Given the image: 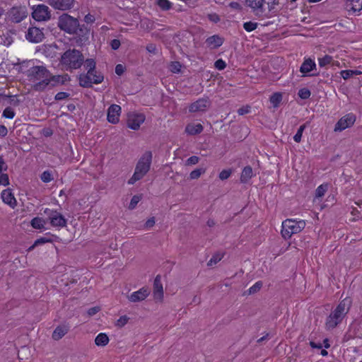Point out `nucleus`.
<instances>
[{
    "mask_svg": "<svg viewBox=\"0 0 362 362\" xmlns=\"http://www.w3.org/2000/svg\"><path fill=\"white\" fill-rule=\"evenodd\" d=\"M28 68L29 76L33 85L35 87H42L44 85H48L51 81H54L52 78L50 73L42 65H35L34 61L24 62L21 68Z\"/></svg>",
    "mask_w": 362,
    "mask_h": 362,
    "instance_id": "f257e3e1",
    "label": "nucleus"
},
{
    "mask_svg": "<svg viewBox=\"0 0 362 362\" xmlns=\"http://www.w3.org/2000/svg\"><path fill=\"white\" fill-rule=\"evenodd\" d=\"M350 309V300L345 298L339 302L337 306L330 313L326 319L325 328L327 330H332L340 325L349 313Z\"/></svg>",
    "mask_w": 362,
    "mask_h": 362,
    "instance_id": "f03ea898",
    "label": "nucleus"
},
{
    "mask_svg": "<svg viewBox=\"0 0 362 362\" xmlns=\"http://www.w3.org/2000/svg\"><path fill=\"white\" fill-rule=\"evenodd\" d=\"M153 154L151 151H146L137 161L134 174L127 181L129 185H134L136 182L141 180L151 169Z\"/></svg>",
    "mask_w": 362,
    "mask_h": 362,
    "instance_id": "7ed1b4c3",
    "label": "nucleus"
},
{
    "mask_svg": "<svg viewBox=\"0 0 362 362\" xmlns=\"http://www.w3.org/2000/svg\"><path fill=\"white\" fill-rule=\"evenodd\" d=\"M305 227L303 220L286 219L282 222L281 235L285 239H289L293 234L300 233Z\"/></svg>",
    "mask_w": 362,
    "mask_h": 362,
    "instance_id": "20e7f679",
    "label": "nucleus"
},
{
    "mask_svg": "<svg viewBox=\"0 0 362 362\" xmlns=\"http://www.w3.org/2000/svg\"><path fill=\"white\" fill-rule=\"evenodd\" d=\"M83 57L81 54L77 50H68L64 53L61 58L62 64L66 69L78 68L82 63Z\"/></svg>",
    "mask_w": 362,
    "mask_h": 362,
    "instance_id": "39448f33",
    "label": "nucleus"
},
{
    "mask_svg": "<svg viewBox=\"0 0 362 362\" xmlns=\"http://www.w3.org/2000/svg\"><path fill=\"white\" fill-rule=\"evenodd\" d=\"M25 100V95L23 93L18 94H6L5 93H0V104L4 107H9L16 108L20 107Z\"/></svg>",
    "mask_w": 362,
    "mask_h": 362,
    "instance_id": "423d86ee",
    "label": "nucleus"
},
{
    "mask_svg": "<svg viewBox=\"0 0 362 362\" xmlns=\"http://www.w3.org/2000/svg\"><path fill=\"white\" fill-rule=\"evenodd\" d=\"M58 25L60 29L68 33H75L78 28L79 23L76 18L63 14L59 18Z\"/></svg>",
    "mask_w": 362,
    "mask_h": 362,
    "instance_id": "0eeeda50",
    "label": "nucleus"
},
{
    "mask_svg": "<svg viewBox=\"0 0 362 362\" xmlns=\"http://www.w3.org/2000/svg\"><path fill=\"white\" fill-rule=\"evenodd\" d=\"M44 213L47 216V219L52 227L61 228L66 226V219L57 211L45 209Z\"/></svg>",
    "mask_w": 362,
    "mask_h": 362,
    "instance_id": "6e6552de",
    "label": "nucleus"
},
{
    "mask_svg": "<svg viewBox=\"0 0 362 362\" xmlns=\"http://www.w3.org/2000/svg\"><path fill=\"white\" fill-rule=\"evenodd\" d=\"M86 69L88 70L87 74L81 75L79 77V83L83 88H88L91 86V80H86L90 78L94 74L95 62L93 59H86L85 62Z\"/></svg>",
    "mask_w": 362,
    "mask_h": 362,
    "instance_id": "1a4fd4ad",
    "label": "nucleus"
},
{
    "mask_svg": "<svg viewBox=\"0 0 362 362\" xmlns=\"http://www.w3.org/2000/svg\"><path fill=\"white\" fill-rule=\"evenodd\" d=\"M356 119V117L353 113H349L343 116L336 123L334 126V132H341L346 128L351 127L354 125Z\"/></svg>",
    "mask_w": 362,
    "mask_h": 362,
    "instance_id": "9d476101",
    "label": "nucleus"
},
{
    "mask_svg": "<svg viewBox=\"0 0 362 362\" xmlns=\"http://www.w3.org/2000/svg\"><path fill=\"white\" fill-rule=\"evenodd\" d=\"M33 9V18L37 21H46L50 17L49 8L45 5L40 4L34 6Z\"/></svg>",
    "mask_w": 362,
    "mask_h": 362,
    "instance_id": "9b49d317",
    "label": "nucleus"
},
{
    "mask_svg": "<svg viewBox=\"0 0 362 362\" xmlns=\"http://www.w3.org/2000/svg\"><path fill=\"white\" fill-rule=\"evenodd\" d=\"M28 11L25 6H15L9 11V18L16 23H19L26 18Z\"/></svg>",
    "mask_w": 362,
    "mask_h": 362,
    "instance_id": "f8f14e48",
    "label": "nucleus"
},
{
    "mask_svg": "<svg viewBox=\"0 0 362 362\" xmlns=\"http://www.w3.org/2000/svg\"><path fill=\"white\" fill-rule=\"evenodd\" d=\"M145 121V116L143 114L131 113L128 115L127 127L133 130H138L141 124Z\"/></svg>",
    "mask_w": 362,
    "mask_h": 362,
    "instance_id": "ddd939ff",
    "label": "nucleus"
},
{
    "mask_svg": "<svg viewBox=\"0 0 362 362\" xmlns=\"http://www.w3.org/2000/svg\"><path fill=\"white\" fill-rule=\"evenodd\" d=\"M344 8L349 15H356L362 10V0H346Z\"/></svg>",
    "mask_w": 362,
    "mask_h": 362,
    "instance_id": "4468645a",
    "label": "nucleus"
},
{
    "mask_svg": "<svg viewBox=\"0 0 362 362\" xmlns=\"http://www.w3.org/2000/svg\"><path fill=\"white\" fill-rule=\"evenodd\" d=\"M25 37L29 42L37 43L43 40L44 33L42 30L33 27L28 29Z\"/></svg>",
    "mask_w": 362,
    "mask_h": 362,
    "instance_id": "2eb2a0df",
    "label": "nucleus"
},
{
    "mask_svg": "<svg viewBox=\"0 0 362 362\" xmlns=\"http://www.w3.org/2000/svg\"><path fill=\"white\" fill-rule=\"evenodd\" d=\"M210 105V101L207 98H201L192 103L189 107L190 112H204Z\"/></svg>",
    "mask_w": 362,
    "mask_h": 362,
    "instance_id": "dca6fc26",
    "label": "nucleus"
},
{
    "mask_svg": "<svg viewBox=\"0 0 362 362\" xmlns=\"http://www.w3.org/2000/svg\"><path fill=\"white\" fill-rule=\"evenodd\" d=\"M149 294V289L146 287H142L128 296V300L133 303L140 302L145 300Z\"/></svg>",
    "mask_w": 362,
    "mask_h": 362,
    "instance_id": "f3484780",
    "label": "nucleus"
},
{
    "mask_svg": "<svg viewBox=\"0 0 362 362\" xmlns=\"http://www.w3.org/2000/svg\"><path fill=\"white\" fill-rule=\"evenodd\" d=\"M121 112V107L118 105H111L107 110V121L112 124L119 122V117Z\"/></svg>",
    "mask_w": 362,
    "mask_h": 362,
    "instance_id": "a211bd4d",
    "label": "nucleus"
},
{
    "mask_svg": "<svg viewBox=\"0 0 362 362\" xmlns=\"http://www.w3.org/2000/svg\"><path fill=\"white\" fill-rule=\"evenodd\" d=\"M316 70V64L313 59H305L300 68V71L303 76L313 75L312 71Z\"/></svg>",
    "mask_w": 362,
    "mask_h": 362,
    "instance_id": "6ab92c4d",
    "label": "nucleus"
},
{
    "mask_svg": "<svg viewBox=\"0 0 362 362\" xmlns=\"http://www.w3.org/2000/svg\"><path fill=\"white\" fill-rule=\"evenodd\" d=\"M153 296L155 299L160 300H161L163 298V288L160 275H157L154 279Z\"/></svg>",
    "mask_w": 362,
    "mask_h": 362,
    "instance_id": "aec40b11",
    "label": "nucleus"
},
{
    "mask_svg": "<svg viewBox=\"0 0 362 362\" xmlns=\"http://www.w3.org/2000/svg\"><path fill=\"white\" fill-rule=\"evenodd\" d=\"M339 75L344 80L356 78L357 76L362 75V65L354 69L342 70L339 72Z\"/></svg>",
    "mask_w": 362,
    "mask_h": 362,
    "instance_id": "412c9836",
    "label": "nucleus"
},
{
    "mask_svg": "<svg viewBox=\"0 0 362 362\" xmlns=\"http://www.w3.org/2000/svg\"><path fill=\"white\" fill-rule=\"evenodd\" d=\"M48 2L56 9L66 10L71 7L74 0H48Z\"/></svg>",
    "mask_w": 362,
    "mask_h": 362,
    "instance_id": "4be33fe9",
    "label": "nucleus"
},
{
    "mask_svg": "<svg viewBox=\"0 0 362 362\" xmlns=\"http://www.w3.org/2000/svg\"><path fill=\"white\" fill-rule=\"evenodd\" d=\"M1 197L2 201L11 207L14 208L16 206V199L10 189L3 190Z\"/></svg>",
    "mask_w": 362,
    "mask_h": 362,
    "instance_id": "5701e85b",
    "label": "nucleus"
},
{
    "mask_svg": "<svg viewBox=\"0 0 362 362\" xmlns=\"http://www.w3.org/2000/svg\"><path fill=\"white\" fill-rule=\"evenodd\" d=\"M255 175L253 173L252 167L250 165H247L243 169L241 172L240 178V182L247 183Z\"/></svg>",
    "mask_w": 362,
    "mask_h": 362,
    "instance_id": "b1692460",
    "label": "nucleus"
},
{
    "mask_svg": "<svg viewBox=\"0 0 362 362\" xmlns=\"http://www.w3.org/2000/svg\"><path fill=\"white\" fill-rule=\"evenodd\" d=\"M203 126L201 124H189L185 128V132L189 135H196L203 131Z\"/></svg>",
    "mask_w": 362,
    "mask_h": 362,
    "instance_id": "393cba45",
    "label": "nucleus"
},
{
    "mask_svg": "<svg viewBox=\"0 0 362 362\" xmlns=\"http://www.w3.org/2000/svg\"><path fill=\"white\" fill-rule=\"evenodd\" d=\"M206 43L211 48H216L223 44V40L218 36L214 35L206 40Z\"/></svg>",
    "mask_w": 362,
    "mask_h": 362,
    "instance_id": "a878e982",
    "label": "nucleus"
},
{
    "mask_svg": "<svg viewBox=\"0 0 362 362\" xmlns=\"http://www.w3.org/2000/svg\"><path fill=\"white\" fill-rule=\"evenodd\" d=\"M68 332L66 327L58 326L55 328L52 334V338L54 340H59Z\"/></svg>",
    "mask_w": 362,
    "mask_h": 362,
    "instance_id": "bb28decb",
    "label": "nucleus"
},
{
    "mask_svg": "<svg viewBox=\"0 0 362 362\" xmlns=\"http://www.w3.org/2000/svg\"><path fill=\"white\" fill-rule=\"evenodd\" d=\"M45 237H41L37 239L35 241V245H42L47 243H52L54 239H57L58 237L57 235H52L50 233H47Z\"/></svg>",
    "mask_w": 362,
    "mask_h": 362,
    "instance_id": "cd10ccee",
    "label": "nucleus"
},
{
    "mask_svg": "<svg viewBox=\"0 0 362 362\" xmlns=\"http://www.w3.org/2000/svg\"><path fill=\"white\" fill-rule=\"evenodd\" d=\"M46 223V221L42 218L35 217L31 220L30 224L32 227L35 229H43L45 228V225Z\"/></svg>",
    "mask_w": 362,
    "mask_h": 362,
    "instance_id": "c85d7f7f",
    "label": "nucleus"
},
{
    "mask_svg": "<svg viewBox=\"0 0 362 362\" xmlns=\"http://www.w3.org/2000/svg\"><path fill=\"white\" fill-rule=\"evenodd\" d=\"M109 342V338L105 333H100L95 339V343L97 346H104Z\"/></svg>",
    "mask_w": 362,
    "mask_h": 362,
    "instance_id": "c756f323",
    "label": "nucleus"
},
{
    "mask_svg": "<svg viewBox=\"0 0 362 362\" xmlns=\"http://www.w3.org/2000/svg\"><path fill=\"white\" fill-rule=\"evenodd\" d=\"M282 98L283 97L281 93L275 92L272 95H271L269 101L273 107L276 108L279 106L281 102L282 101Z\"/></svg>",
    "mask_w": 362,
    "mask_h": 362,
    "instance_id": "7c9ffc66",
    "label": "nucleus"
},
{
    "mask_svg": "<svg viewBox=\"0 0 362 362\" xmlns=\"http://www.w3.org/2000/svg\"><path fill=\"white\" fill-rule=\"evenodd\" d=\"M328 184L324 183L320 185L315 190V198L322 197L328 189Z\"/></svg>",
    "mask_w": 362,
    "mask_h": 362,
    "instance_id": "2f4dec72",
    "label": "nucleus"
},
{
    "mask_svg": "<svg viewBox=\"0 0 362 362\" xmlns=\"http://www.w3.org/2000/svg\"><path fill=\"white\" fill-rule=\"evenodd\" d=\"M333 62V58L329 55H325L322 57L318 58V64L320 67H325L330 65Z\"/></svg>",
    "mask_w": 362,
    "mask_h": 362,
    "instance_id": "473e14b6",
    "label": "nucleus"
},
{
    "mask_svg": "<svg viewBox=\"0 0 362 362\" xmlns=\"http://www.w3.org/2000/svg\"><path fill=\"white\" fill-rule=\"evenodd\" d=\"M16 115V112L14 111L13 108L9 107H5V109L2 112V117L6 118V119H13Z\"/></svg>",
    "mask_w": 362,
    "mask_h": 362,
    "instance_id": "72a5a7b5",
    "label": "nucleus"
},
{
    "mask_svg": "<svg viewBox=\"0 0 362 362\" xmlns=\"http://www.w3.org/2000/svg\"><path fill=\"white\" fill-rule=\"evenodd\" d=\"M86 80H91L93 83H100L103 81V76L100 73H98L97 71H94V74L90 76V78H87Z\"/></svg>",
    "mask_w": 362,
    "mask_h": 362,
    "instance_id": "f704fd0d",
    "label": "nucleus"
},
{
    "mask_svg": "<svg viewBox=\"0 0 362 362\" xmlns=\"http://www.w3.org/2000/svg\"><path fill=\"white\" fill-rule=\"evenodd\" d=\"M263 283L261 281H257L253 286L248 289L249 294H254L258 292L262 287Z\"/></svg>",
    "mask_w": 362,
    "mask_h": 362,
    "instance_id": "c9c22d12",
    "label": "nucleus"
},
{
    "mask_svg": "<svg viewBox=\"0 0 362 362\" xmlns=\"http://www.w3.org/2000/svg\"><path fill=\"white\" fill-rule=\"evenodd\" d=\"M264 0H247V4L251 8L256 9L261 8L263 5Z\"/></svg>",
    "mask_w": 362,
    "mask_h": 362,
    "instance_id": "e433bc0d",
    "label": "nucleus"
},
{
    "mask_svg": "<svg viewBox=\"0 0 362 362\" xmlns=\"http://www.w3.org/2000/svg\"><path fill=\"white\" fill-rule=\"evenodd\" d=\"M305 127H306V124H304L300 126V127L298 128L296 134L293 136V140L296 142H297V143L300 142L303 132L304 129H305Z\"/></svg>",
    "mask_w": 362,
    "mask_h": 362,
    "instance_id": "4c0bfd02",
    "label": "nucleus"
},
{
    "mask_svg": "<svg viewBox=\"0 0 362 362\" xmlns=\"http://www.w3.org/2000/svg\"><path fill=\"white\" fill-rule=\"evenodd\" d=\"M222 258H223V255H221V254H215L209 260V262H207V265L209 267H211V266L217 264L218 262H220Z\"/></svg>",
    "mask_w": 362,
    "mask_h": 362,
    "instance_id": "58836bf2",
    "label": "nucleus"
},
{
    "mask_svg": "<svg viewBox=\"0 0 362 362\" xmlns=\"http://www.w3.org/2000/svg\"><path fill=\"white\" fill-rule=\"evenodd\" d=\"M182 65L177 62H172L169 65V69L174 74L179 73L181 71Z\"/></svg>",
    "mask_w": 362,
    "mask_h": 362,
    "instance_id": "ea45409f",
    "label": "nucleus"
},
{
    "mask_svg": "<svg viewBox=\"0 0 362 362\" xmlns=\"http://www.w3.org/2000/svg\"><path fill=\"white\" fill-rule=\"evenodd\" d=\"M157 4L163 10H168L171 8V3L168 0H157Z\"/></svg>",
    "mask_w": 362,
    "mask_h": 362,
    "instance_id": "a19ab883",
    "label": "nucleus"
},
{
    "mask_svg": "<svg viewBox=\"0 0 362 362\" xmlns=\"http://www.w3.org/2000/svg\"><path fill=\"white\" fill-rule=\"evenodd\" d=\"M141 199V195H134L132 197L131 201H130V203H129V209H134L137 204L139 202V201Z\"/></svg>",
    "mask_w": 362,
    "mask_h": 362,
    "instance_id": "79ce46f5",
    "label": "nucleus"
},
{
    "mask_svg": "<svg viewBox=\"0 0 362 362\" xmlns=\"http://www.w3.org/2000/svg\"><path fill=\"white\" fill-rule=\"evenodd\" d=\"M204 173V170L202 168H197L192 170L189 174V177L192 180L198 179L202 173Z\"/></svg>",
    "mask_w": 362,
    "mask_h": 362,
    "instance_id": "37998d69",
    "label": "nucleus"
},
{
    "mask_svg": "<svg viewBox=\"0 0 362 362\" xmlns=\"http://www.w3.org/2000/svg\"><path fill=\"white\" fill-rule=\"evenodd\" d=\"M257 23L255 22H246L243 24L244 29L247 32L253 31L257 28Z\"/></svg>",
    "mask_w": 362,
    "mask_h": 362,
    "instance_id": "c03bdc74",
    "label": "nucleus"
},
{
    "mask_svg": "<svg viewBox=\"0 0 362 362\" xmlns=\"http://www.w3.org/2000/svg\"><path fill=\"white\" fill-rule=\"evenodd\" d=\"M40 179L43 182H49L53 178L49 171H44L41 175Z\"/></svg>",
    "mask_w": 362,
    "mask_h": 362,
    "instance_id": "a18cd8bd",
    "label": "nucleus"
},
{
    "mask_svg": "<svg viewBox=\"0 0 362 362\" xmlns=\"http://www.w3.org/2000/svg\"><path fill=\"white\" fill-rule=\"evenodd\" d=\"M232 171L230 169L223 170L218 175V177L221 180H227L231 175Z\"/></svg>",
    "mask_w": 362,
    "mask_h": 362,
    "instance_id": "49530a36",
    "label": "nucleus"
},
{
    "mask_svg": "<svg viewBox=\"0 0 362 362\" xmlns=\"http://www.w3.org/2000/svg\"><path fill=\"white\" fill-rule=\"evenodd\" d=\"M128 320H129V317H127L126 315L121 316L117 320L116 326H117L119 327H122L128 322Z\"/></svg>",
    "mask_w": 362,
    "mask_h": 362,
    "instance_id": "de8ad7c7",
    "label": "nucleus"
},
{
    "mask_svg": "<svg viewBox=\"0 0 362 362\" xmlns=\"http://www.w3.org/2000/svg\"><path fill=\"white\" fill-rule=\"evenodd\" d=\"M0 185L4 186H7L9 185V178L7 174L0 173Z\"/></svg>",
    "mask_w": 362,
    "mask_h": 362,
    "instance_id": "09e8293b",
    "label": "nucleus"
},
{
    "mask_svg": "<svg viewBox=\"0 0 362 362\" xmlns=\"http://www.w3.org/2000/svg\"><path fill=\"white\" fill-rule=\"evenodd\" d=\"M199 158L198 156H192L189 157L186 160V165H195L199 163Z\"/></svg>",
    "mask_w": 362,
    "mask_h": 362,
    "instance_id": "8fccbe9b",
    "label": "nucleus"
},
{
    "mask_svg": "<svg viewBox=\"0 0 362 362\" xmlns=\"http://www.w3.org/2000/svg\"><path fill=\"white\" fill-rule=\"evenodd\" d=\"M70 94L67 92H58L54 98L56 100H62L64 99H66V98L69 97Z\"/></svg>",
    "mask_w": 362,
    "mask_h": 362,
    "instance_id": "3c124183",
    "label": "nucleus"
},
{
    "mask_svg": "<svg viewBox=\"0 0 362 362\" xmlns=\"http://www.w3.org/2000/svg\"><path fill=\"white\" fill-rule=\"evenodd\" d=\"M250 112V105L243 106L242 107H240L238 110V113L239 115H243L249 113Z\"/></svg>",
    "mask_w": 362,
    "mask_h": 362,
    "instance_id": "603ef678",
    "label": "nucleus"
},
{
    "mask_svg": "<svg viewBox=\"0 0 362 362\" xmlns=\"http://www.w3.org/2000/svg\"><path fill=\"white\" fill-rule=\"evenodd\" d=\"M125 69H126V68L124 64H119L115 66V73L118 76H121L122 74H124Z\"/></svg>",
    "mask_w": 362,
    "mask_h": 362,
    "instance_id": "864d4df0",
    "label": "nucleus"
},
{
    "mask_svg": "<svg viewBox=\"0 0 362 362\" xmlns=\"http://www.w3.org/2000/svg\"><path fill=\"white\" fill-rule=\"evenodd\" d=\"M226 66V62L222 59H218L215 62V67L218 70H223V69H225Z\"/></svg>",
    "mask_w": 362,
    "mask_h": 362,
    "instance_id": "5fc2aeb1",
    "label": "nucleus"
},
{
    "mask_svg": "<svg viewBox=\"0 0 362 362\" xmlns=\"http://www.w3.org/2000/svg\"><path fill=\"white\" fill-rule=\"evenodd\" d=\"M84 21L87 24H92L95 21V17L91 14H87L84 18Z\"/></svg>",
    "mask_w": 362,
    "mask_h": 362,
    "instance_id": "6e6d98bb",
    "label": "nucleus"
},
{
    "mask_svg": "<svg viewBox=\"0 0 362 362\" xmlns=\"http://www.w3.org/2000/svg\"><path fill=\"white\" fill-rule=\"evenodd\" d=\"M100 310V308L99 307H93V308H90L88 310V315L89 316H93L94 315H95L97 313H98Z\"/></svg>",
    "mask_w": 362,
    "mask_h": 362,
    "instance_id": "4d7b16f0",
    "label": "nucleus"
},
{
    "mask_svg": "<svg viewBox=\"0 0 362 362\" xmlns=\"http://www.w3.org/2000/svg\"><path fill=\"white\" fill-rule=\"evenodd\" d=\"M154 224H155V218L152 217L146 221V222L145 223V226L147 228H150L153 227L154 226Z\"/></svg>",
    "mask_w": 362,
    "mask_h": 362,
    "instance_id": "13d9d810",
    "label": "nucleus"
},
{
    "mask_svg": "<svg viewBox=\"0 0 362 362\" xmlns=\"http://www.w3.org/2000/svg\"><path fill=\"white\" fill-rule=\"evenodd\" d=\"M110 45L113 49H117L120 46V42L118 40H112Z\"/></svg>",
    "mask_w": 362,
    "mask_h": 362,
    "instance_id": "bf43d9fd",
    "label": "nucleus"
},
{
    "mask_svg": "<svg viewBox=\"0 0 362 362\" xmlns=\"http://www.w3.org/2000/svg\"><path fill=\"white\" fill-rule=\"evenodd\" d=\"M8 134L7 128L2 124H0V136L4 137Z\"/></svg>",
    "mask_w": 362,
    "mask_h": 362,
    "instance_id": "052dcab7",
    "label": "nucleus"
},
{
    "mask_svg": "<svg viewBox=\"0 0 362 362\" xmlns=\"http://www.w3.org/2000/svg\"><path fill=\"white\" fill-rule=\"evenodd\" d=\"M310 93H311V92H298V96L301 99L305 100V99H308L310 98Z\"/></svg>",
    "mask_w": 362,
    "mask_h": 362,
    "instance_id": "680f3d73",
    "label": "nucleus"
},
{
    "mask_svg": "<svg viewBox=\"0 0 362 362\" xmlns=\"http://www.w3.org/2000/svg\"><path fill=\"white\" fill-rule=\"evenodd\" d=\"M7 170V165L4 162V160L0 157V173Z\"/></svg>",
    "mask_w": 362,
    "mask_h": 362,
    "instance_id": "e2e57ef3",
    "label": "nucleus"
},
{
    "mask_svg": "<svg viewBox=\"0 0 362 362\" xmlns=\"http://www.w3.org/2000/svg\"><path fill=\"white\" fill-rule=\"evenodd\" d=\"M310 345L313 349H321L322 348V344L320 343H315L314 341H310Z\"/></svg>",
    "mask_w": 362,
    "mask_h": 362,
    "instance_id": "0e129e2a",
    "label": "nucleus"
},
{
    "mask_svg": "<svg viewBox=\"0 0 362 362\" xmlns=\"http://www.w3.org/2000/svg\"><path fill=\"white\" fill-rule=\"evenodd\" d=\"M12 42V40L10 38H6L4 40L1 37H0V44H4V45L9 46Z\"/></svg>",
    "mask_w": 362,
    "mask_h": 362,
    "instance_id": "69168bd1",
    "label": "nucleus"
},
{
    "mask_svg": "<svg viewBox=\"0 0 362 362\" xmlns=\"http://www.w3.org/2000/svg\"><path fill=\"white\" fill-rule=\"evenodd\" d=\"M207 226L209 228L214 227L216 225V222L214 219L209 218L206 222Z\"/></svg>",
    "mask_w": 362,
    "mask_h": 362,
    "instance_id": "338daca9",
    "label": "nucleus"
},
{
    "mask_svg": "<svg viewBox=\"0 0 362 362\" xmlns=\"http://www.w3.org/2000/svg\"><path fill=\"white\" fill-rule=\"evenodd\" d=\"M322 346H324L325 349H328L329 348L330 346V344L329 343V339H325L323 340V344H322Z\"/></svg>",
    "mask_w": 362,
    "mask_h": 362,
    "instance_id": "774afa93",
    "label": "nucleus"
}]
</instances>
